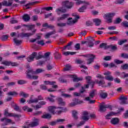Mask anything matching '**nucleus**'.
Returning <instances> with one entry per match:
<instances>
[{
	"label": "nucleus",
	"mask_w": 128,
	"mask_h": 128,
	"mask_svg": "<svg viewBox=\"0 0 128 128\" xmlns=\"http://www.w3.org/2000/svg\"><path fill=\"white\" fill-rule=\"evenodd\" d=\"M85 78L87 80V84H90L92 82V76H87Z\"/></svg>",
	"instance_id": "obj_51"
},
{
	"label": "nucleus",
	"mask_w": 128,
	"mask_h": 128,
	"mask_svg": "<svg viewBox=\"0 0 128 128\" xmlns=\"http://www.w3.org/2000/svg\"><path fill=\"white\" fill-rule=\"evenodd\" d=\"M57 100H58L59 104H61V106H65L66 105V102L63 101L62 98H57Z\"/></svg>",
	"instance_id": "obj_32"
},
{
	"label": "nucleus",
	"mask_w": 128,
	"mask_h": 128,
	"mask_svg": "<svg viewBox=\"0 0 128 128\" xmlns=\"http://www.w3.org/2000/svg\"><path fill=\"white\" fill-rule=\"evenodd\" d=\"M120 114V111H118L117 112H112L110 114L106 115V119L108 120L110 118H110V116H118V114Z\"/></svg>",
	"instance_id": "obj_20"
},
{
	"label": "nucleus",
	"mask_w": 128,
	"mask_h": 128,
	"mask_svg": "<svg viewBox=\"0 0 128 128\" xmlns=\"http://www.w3.org/2000/svg\"><path fill=\"white\" fill-rule=\"evenodd\" d=\"M114 62H115V64H124V61L116 59L114 60Z\"/></svg>",
	"instance_id": "obj_42"
},
{
	"label": "nucleus",
	"mask_w": 128,
	"mask_h": 128,
	"mask_svg": "<svg viewBox=\"0 0 128 128\" xmlns=\"http://www.w3.org/2000/svg\"><path fill=\"white\" fill-rule=\"evenodd\" d=\"M36 30L34 29L32 31V33H22V35L23 38H30V36H34V34H36Z\"/></svg>",
	"instance_id": "obj_12"
},
{
	"label": "nucleus",
	"mask_w": 128,
	"mask_h": 128,
	"mask_svg": "<svg viewBox=\"0 0 128 128\" xmlns=\"http://www.w3.org/2000/svg\"><path fill=\"white\" fill-rule=\"evenodd\" d=\"M56 12H57V14L60 15V12H62V14H65V12H66V8H64V6H61L58 8H57L56 10Z\"/></svg>",
	"instance_id": "obj_10"
},
{
	"label": "nucleus",
	"mask_w": 128,
	"mask_h": 128,
	"mask_svg": "<svg viewBox=\"0 0 128 128\" xmlns=\"http://www.w3.org/2000/svg\"><path fill=\"white\" fill-rule=\"evenodd\" d=\"M11 106L14 108V110H16V112H22V109L20 106H18V104H16L12 102L11 104Z\"/></svg>",
	"instance_id": "obj_17"
},
{
	"label": "nucleus",
	"mask_w": 128,
	"mask_h": 128,
	"mask_svg": "<svg viewBox=\"0 0 128 128\" xmlns=\"http://www.w3.org/2000/svg\"><path fill=\"white\" fill-rule=\"evenodd\" d=\"M119 100H120V104H126V100H128V97L124 96H120L119 98Z\"/></svg>",
	"instance_id": "obj_15"
},
{
	"label": "nucleus",
	"mask_w": 128,
	"mask_h": 128,
	"mask_svg": "<svg viewBox=\"0 0 128 128\" xmlns=\"http://www.w3.org/2000/svg\"><path fill=\"white\" fill-rule=\"evenodd\" d=\"M78 112L76 110H73L72 112V116L74 118V120H78Z\"/></svg>",
	"instance_id": "obj_28"
},
{
	"label": "nucleus",
	"mask_w": 128,
	"mask_h": 128,
	"mask_svg": "<svg viewBox=\"0 0 128 128\" xmlns=\"http://www.w3.org/2000/svg\"><path fill=\"white\" fill-rule=\"evenodd\" d=\"M44 64V61L43 60H39L38 62L37 66H42Z\"/></svg>",
	"instance_id": "obj_64"
},
{
	"label": "nucleus",
	"mask_w": 128,
	"mask_h": 128,
	"mask_svg": "<svg viewBox=\"0 0 128 128\" xmlns=\"http://www.w3.org/2000/svg\"><path fill=\"white\" fill-rule=\"evenodd\" d=\"M62 6H64V8H66L68 10H70L74 6V2H70L68 0H66L62 2Z\"/></svg>",
	"instance_id": "obj_2"
},
{
	"label": "nucleus",
	"mask_w": 128,
	"mask_h": 128,
	"mask_svg": "<svg viewBox=\"0 0 128 128\" xmlns=\"http://www.w3.org/2000/svg\"><path fill=\"white\" fill-rule=\"evenodd\" d=\"M73 16H75L74 20H72V18H69L68 20V22H67V24H68L69 26H72V24H76L78 22V20L80 18V16L77 15H74V14H72Z\"/></svg>",
	"instance_id": "obj_3"
},
{
	"label": "nucleus",
	"mask_w": 128,
	"mask_h": 128,
	"mask_svg": "<svg viewBox=\"0 0 128 128\" xmlns=\"http://www.w3.org/2000/svg\"><path fill=\"white\" fill-rule=\"evenodd\" d=\"M76 54V52H62V54H64V56H70H70H74V54Z\"/></svg>",
	"instance_id": "obj_30"
},
{
	"label": "nucleus",
	"mask_w": 128,
	"mask_h": 128,
	"mask_svg": "<svg viewBox=\"0 0 128 128\" xmlns=\"http://www.w3.org/2000/svg\"><path fill=\"white\" fill-rule=\"evenodd\" d=\"M121 58H128V54L126 53L121 54Z\"/></svg>",
	"instance_id": "obj_59"
},
{
	"label": "nucleus",
	"mask_w": 128,
	"mask_h": 128,
	"mask_svg": "<svg viewBox=\"0 0 128 128\" xmlns=\"http://www.w3.org/2000/svg\"><path fill=\"white\" fill-rule=\"evenodd\" d=\"M108 48H111L112 50L114 51L118 50V47H116V46L109 45Z\"/></svg>",
	"instance_id": "obj_45"
},
{
	"label": "nucleus",
	"mask_w": 128,
	"mask_h": 128,
	"mask_svg": "<svg viewBox=\"0 0 128 128\" xmlns=\"http://www.w3.org/2000/svg\"><path fill=\"white\" fill-rule=\"evenodd\" d=\"M23 26H26V28H28V30H32V28H34V25H27V24H23Z\"/></svg>",
	"instance_id": "obj_35"
},
{
	"label": "nucleus",
	"mask_w": 128,
	"mask_h": 128,
	"mask_svg": "<svg viewBox=\"0 0 128 128\" xmlns=\"http://www.w3.org/2000/svg\"><path fill=\"white\" fill-rule=\"evenodd\" d=\"M36 44H40V46H44L45 44L44 40H38L37 41Z\"/></svg>",
	"instance_id": "obj_53"
},
{
	"label": "nucleus",
	"mask_w": 128,
	"mask_h": 128,
	"mask_svg": "<svg viewBox=\"0 0 128 128\" xmlns=\"http://www.w3.org/2000/svg\"><path fill=\"white\" fill-rule=\"evenodd\" d=\"M12 113H8V110H4V116H12Z\"/></svg>",
	"instance_id": "obj_52"
},
{
	"label": "nucleus",
	"mask_w": 128,
	"mask_h": 128,
	"mask_svg": "<svg viewBox=\"0 0 128 128\" xmlns=\"http://www.w3.org/2000/svg\"><path fill=\"white\" fill-rule=\"evenodd\" d=\"M73 78V82H80V80H82L83 78H78V76H74L72 77Z\"/></svg>",
	"instance_id": "obj_26"
},
{
	"label": "nucleus",
	"mask_w": 128,
	"mask_h": 128,
	"mask_svg": "<svg viewBox=\"0 0 128 128\" xmlns=\"http://www.w3.org/2000/svg\"><path fill=\"white\" fill-rule=\"evenodd\" d=\"M68 106L70 108H72L74 106H76V101H74V102L70 103L68 104Z\"/></svg>",
	"instance_id": "obj_54"
},
{
	"label": "nucleus",
	"mask_w": 128,
	"mask_h": 128,
	"mask_svg": "<svg viewBox=\"0 0 128 128\" xmlns=\"http://www.w3.org/2000/svg\"><path fill=\"white\" fill-rule=\"evenodd\" d=\"M26 74L28 78H32V74H36V71L34 70L32 68H29L26 71Z\"/></svg>",
	"instance_id": "obj_9"
},
{
	"label": "nucleus",
	"mask_w": 128,
	"mask_h": 128,
	"mask_svg": "<svg viewBox=\"0 0 128 128\" xmlns=\"http://www.w3.org/2000/svg\"><path fill=\"white\" fill-rule=\"evenodd\" d=\"M18 84H26V81L24 80H19L18 81Z\"/></svg>",
	"instance_id": "obj_50"
},
{
	"label": "nucleus",
	"mask_w": 128,
	"mask_h": 128,
	"mask_svg": "<svg viewBox=\"0 0 128 128\" xmlns=\"http://www.w3.org/2000/svg\"><path fill=\"white\" fill-rule=\"evenodd\" d=\"M2 64H4L5 66H10V62L8 61H4L2 62Z\"/></svg>",
	"instance_id": "obj_62"
},
{
	"label": "nucleus",
	"mask_w": 128,
	"mask_h": 128,
	"mask_svg": "<svg viewBox=\"0 0 128 128\" xmlns=\"http://www.w3.org/2000/svg\"><path fill=\"white\" fill-rule=\"evenodd\" d=\"M14 44H16V46H20V45L22 44V40H18V38H14Z\"/></svg>",
	"instance_id": "obj_31"
},
{
	"label": "nucleus",
	"mask_w": 128,
	"mask_h": 128,
	"mask_svg": "<svg viewBox=\"0 0 128 128\" xmlns=\"http://www.w3.org/2000/svg\"><path fill=\"white\" fill-rule=\"evenodd\" d=\"M44 72V70L42 68H38L35 71V74H40V72Z\"/></svg>",
	"instance_id": "obj_44"
},
{
	"label": "nucleus",
	"mask_w": 128,
	"mask_h": 128,
	"mask_svg": "<svg viewBox=\"0 0 128 128\" xmlns=\"http://www.w3.org/2000/svg\"><path fill=\"white\" fill-rule=\"evenodd\" d=\"M105 79L107 80H110V82H112V80H114V77L110 75L107 76H105Z\"/></svg>",
	"instance_id": "obj_37"
},
{
	"label": "nucleus",
	"mask_w": 128,
	"mask_h": 128,
	"mask_svg": "<svg viewBox=\"0 0 128 128\" xmlns=\"http://www.w3.org/2000/svg\"><path fill=\"white\" fill-rule=\"evenodd\" d=\"M93 22H94L95 26H100V24H102V20L99 18L94 19Z\"/></svg>",
	"instance_id": "obj_25"
},
{
	"label": "nucleus",
	"mask_w": 128,
	"mask_h": 128,
	"mask_svg": "<svg viewBox=\"0 0 128 128\" xmlns=\"http://www.w3.org/2000/svg\"><path fill=\"white\" fill-rule=\"evenodd\" d=\"M128 42V40H120L118 42V44L119 46H122V44H125V42Z\"/></svg>",
	"instance_id": "obj_49"
},
{
	"label": "nucleus",
	"mask_w": 128,
	"mask_h": 128,
	"mask_svg": "<svg viewBox=\"0 0 128 128\" xmlns=\"http://www.w3.org/2000/svg\"><path fill=\"white\" fill-rule=\"evenodd\" d=\"M37 56H38V52H32L29 56H28L26 58L27 61L28 62H34V58Z\"/></svg>",
	"instance_id": "obj_7"
},
{
	"label": "nucleus",
	"mask_w": 128,
	"mask_h": 128,
	"mask_svg": "<svg viewBox=\"0 0 128 128\" xmlns=\"http://www.w3.org/2000/svg\"><path fill=\"white\" fill-rule=\"evenodd\" d=\"M90 118H88V112L86 111H84L83 112L82 116L81 118V119L83 120H88Z\"/></svg>",
	"instance_id": "obj_18"
},
{
	"label": "nucleus",
	"mask_w": 128,
	"mask_h": 128,
	"mask_svg": "<svg viewBox=\"0 0 128 128\" xmlns=\"http://www.w3.org/2000/svg\"><path fill=\"white\" fill-rule=\"evenodd\" d=\"M94 39L92 37H89L87 41L89 48H92V46H94Z\"/></svg>",
	"instance_id": "obj_14"
},
{
	"label": "nucleus",
	"mask_w": 128,
	"mask_h": 128,
	"mask_svg": "<svg viewBox=\"0 0 128 128\" xmlns=\"http://www.w3.org/2000/svg\"><path fill=\"white\" fill-rule=\"evenodd\" d=\"M42 118H51L52 115L50 114H44L42 116Z\"/></svg>",
	"instance_id": "obj_38"
},
{
	"label": "nucleus",
	"mask_w": 128,
	"mask_h": 128,
	"mask_svg": "<svg viewBox=\"0 0 128 128\" xmlns=\"http://www.w3.org/2000/svg\"><path fill=\"white\" fill-rule=\"evenodd\" d=\"M12 4V2L8 1H8L4 0L2 3L0 2V10L2 8V6H10Z\"/></svg>",
	"instance_id": "obj_13"
},
{
	"label": "nucleus",
	"mask_w": 128,
	"mask_h": 128,
	"mask_svg": "<svg viewBox=\"0 0 128 128\" xmlns=\"http://www.w3.org/2000/svg\"><path fill=\"white\" fill-rule=\"evenodd\" d=\"M0 122H4V124H2V126H8V124L12 123V120L8 119L6 117H4L0 120Z\"/></svg>",
	"instance_id": "obj_8"
},
{
	"label": "nucleus",
	"mask_w": 128,
	"mask_h": 128,
	"mask_svg": "<svg viewBox=\"0 0 128 128\" xmlns=\"http://www.w3.org/2000/svg\"><path fill=\"white\" fill-rule=\"evenodd\" d=\"M88 57L90 58L89 59H88L87 64H90L92 62H93L94 60V58H96V56L92 54H89L88 55Z\"/></svg>",
	"instance_id": "obj_16"
},
{
	"label": "nucleus",
	"mask_w": 128,
	"mask_h": 128,
	"mask_svg": "<svg viewBox=\"0 0 128 128\" xmlns=\"http://www.w3.org/2000/svg\"><path fill=\"white\" fill-rule=\"evenodd\" d=\"M50 52H47L45 53L44 56V58H48V60H50Z\"/></svg>",
	"instance_id": "obj_39"
},
{
	"label": "nucleus",
	"mask_w": 128,
	"mask_h": 128,
	"mask_svg": "<svg viewBox=\"0 0 128 128\" xmlns=\"http://www.w3.org/2000/svg\"><path fill=\"white\" fill-rule=\"evenodd\" d=\"M119 122H120V120H118V118H114L112 119L111 124H112L116 125V124H118Z\"/></svg>",
	"instance_id": "obj_24"
},
{
	"label": "nucleus",
	"mask_w": 128,
	"mask_h": 128,
	"mask_svg": "<svg viewBox=\"0 0 128 128\" xmlns=\"http://www.w3.org/2000/svg\"><path fill=\"white\" fill-rule=\"evenodd\" d=\"M74 48L76 50H80V44L78 43L76 44Z\"/></svg>",
	"instance_id": "obj_60"
},
{
	"label": "nucleus",
	"mask_w": 128,
	"mask_h": 128,
	"mask_svg": "<svg viewBox=\"0 0 128 128\" xmlns=\"http://www.w3.org/2000/svg\"><path fill=\"white\" fill-rule=\"evenodd\" d=\"M56 108V106H50L48 107V111L52 114H56V111L54 110Z\"/></svg>",
	"instance_id": "obj_21"
},
{
	"label": "nucleus",
	"mask_w": 128,
	"mask_h": 128,
	"mask_svg": "<svg viewBox=\"0 0 128 128\" xmlns=\"http://www.w3.org/2000/svg\"><path fill=\"white\" fill-rule=\"evenodd\" d=\"M100 96L102 98H106L108 97V93L106 92H103L100 94Z\"/></svg>",
	"instance_id": "obj_43"
},
{
	"label": "nucleus",
	"mask_w": 128,
	"mask_h": 128,
	"mask_svg": "<svg viewBox=\"0 0 128 128\" xmlns=\"http://www.w3.org/2000/svg\"><path fill=\"white\" fill-rule=\"evenodd\" d=\"M11 116H13L14 118H18V120H20V118L22 117V115L12 113V114H11Z\"/></svg>",
	"instance_id": "obj_47"
},
{
	"label": "nucleus",
	"mask_w": 128,
	"mask_h": 128,
	"mask_svg": "<svg viewBox=\"0 0 128 128\" xmlns=\"http://www.w3.org/2000/svg\"><path fill=\"white\" fill-rule=\"evenodd\" d=\"M74 102H76V104H82V102H84L82 100H80L76 98L74 100Z\"/></svg>",
	"instance_id": "obj_58"
},
{
	"label": "nucleus",
	"mask_w": 128,
	"mask_h": 128,
	"mask_svg": "<svg viewBox=\"0 0 128 128\" xmlns=\"http://www.w3.org/2000/svg\"><path fill=\"white\" fill-rule=\"evenodd\" d=\"M121 25L124 28H128V22L124 21L121 24Z\"/></svg>",
	"instance_id": "obj_56"
},
{
	"label": "nucleus",
	"mask_w": 128,
	"mask_h": 128,
	"mask_svg": "<svg viewBox=\"0 0 128 128\" xmlns=\"http://www.w3.org/2000/svg\"><path fill=\"white\" fill-rule=\"evenodd\" d=\"M57 108H60V110L62 111L63 112H66L68 110V109L66 108H64V107H58Z\"/></svg>",
	"instance_id": "obj_63"
},
{
	"label": "nucleus",
	"mask_w": 128,
	"mask_h": 128,
	"mask_svg": "<svg viewBox=\"0 0 128 128\" xmlns=\"http://www.w3.org/2000/svg\"><path fill=\"white\" fill-rule=\"evenodd\" d=\"M121 68L122 70H128V64H124L122 66H121Z\"/></svg>",
	"instance_id": "obj_55"
},
{
	"label": "nucleus",
	"mask_w": 128,
	"mask_h": 128,
	"mask_svg": "<svg viewBox=\"0 0 128 128\" xmlns=\"http://www.w3.org/2000/svg\"><path fill=\"white\" fill-rule=\"evenodd\" d=\"M97 78H101L102 80H100V81H98V80H95L96 84H97L99 86H102V85L104 84H106V82H104V77L102 76L100 74H98L97 76Z\"/></svg>",
	"instance_id": "obj_6"
},
{
	"label": "nucleus",
	"mask_w": 128,
	"mask_h": 128,
	"mask_svg": "<svg viewBox=\"0 0 128 128\" xmlns=\"http://www.w3.org/2000/svg\"><path fill=\"white\" fill-rule=\"evenodd\" d=\"M109 46H108V44L106 43H102L100 45V48H104V50H108V48Z\"/></svg>",
	"instance_id": "obj_29"
},
{
	"label": "nucleus",
	"mask_w": 128,
	"mask_h": 128,
	"mask_svg": "<svg viewBox=\"0 0 128 128\" xmlns=\"http://www.w3.org/2000/svg\"><path fill=\"white\" fill-rule=\"evenodd\" d=\"M122 22V19L120 18H118L116 20L114 21V24H120Z\"/></svg>",
	"instance_id": "obj_41"
},
{
	"label": "nucleus",
	"mask_w": 128,
	"mask_h": 128,
	"mask_svg": "<svg viewBox=\"0 0 128 128\" xmlns=\"http://www.w3.org/2000/svg\"><path fill=\"white\" fill-rule=\"evenodd\" d=\"M38 2H31L30 3L27 4H26L24 5V6H26V8H25V10H28L30 8V6H34L35 4H38Z\"/></svg>",
	"instance_id": "obj_23"
},
{
	"label": "nucleus",
	"mask_w": 128,
	"mask_h": 128,
	"mask_svg": "<svg viewBox=\"0 0 128 128\" xmlns=\"http://www.w3.org/2000/svg\"><path fill=\"white\" fill-rule=\"evenodd\" d=\"M114 14H116L114 13H108L104 15L105 18L107 20V22L109 24L112 22V18L114 16Z\"/></svg>",
	"instance_id": "obj_5"
},
{
	"label": "nucleus",
	"mask_w": 128,
	"mask_h": 128,
	"mask_svg": "<svg viewBox=\"0 0 128 128\" xmlns=\"http://www.w3.org/2000/svg\"><path fill=\"white\" fill-rule=\"evenodd\" d=\"M28 104H34V102H38V99L36 98L34 100H32V98L27 100Z\"/></svg>",
	"instance_id": "obj_46"
},
{
	"label": "nucleus",
	"mask_w": 128,
	"mask_h": 128,
	"mask_svg": "<svg viewBox=\"0 0 128 128\" xmlns=\"http://www.w3.org/2000/svg\"><path fill=\"white\" fill-rule=\"evenodd\" d=\"M39 122H40V120L36 118H34V122H32L31 124H28V126H30L31 128L36 126H38Z\"/></svg>",
	"instance_id": "obj_11"
},
{
	"label": "nucleus",
	"mask_w": 128,
	"mask_h": 128,
	"mask_svg": "<svg viewBox=\"0 0 128 128\" xmlns=\"http://www.w3.org/2000/svg\"><path fill=\"white\" fill-rule=\"evenodd\" d=\"M61 96H64V98H72V95L66 94H62Z\"/></svg>",
	"instance_id": "obj_48"
},
{
	"label": "nucleus",
	"mask_w": 128,
	"mask_h": 128,
	"mask_svg": "<svg viewBox=\"0 0 128 128\" xmlns=\"http://www.w3.org/2000/svg\"><path fill=\"white\" fill-rule=\"evenodd\" d=\"M96 96V90H92L89 94V96L85 98V100L88 102V104H92L96 102V100H92Z\"/></svg>",
	"instance_id": "obj_1"
},
{
	"label": "nucleus",
	"mask_w": 128,
	"mask_h": 128,
	"mask_svg": "<svg viewBox=\"0 0 128 128\" xmlns=\"http://www.w3.org/2000/svg\"><path fill=\"white\" fill-rule=\"evenodd\" d=\"M54 56L56 60H60L62 58V55H60V54L58 53V52H56L54 54Z\"/></svg>",
	"instance_id": "obj_34"
},
{
	"label": "nucleus",
	"mask_w": 128,
	"mask_h": 128,
	"mask_svg": "<svg viewBox=\"0 0 128 128\" xmlns=\"http://www.w3.org/2000/svg\"><path fill=\"white\" fill-rule=\"evenodd\" d=\"M85 10H86V6H83L78 10V12H84Z\"/></svg>",
	"instance_id": "obj_36"
},
{
	"label": "nucleus",
	"mask_w": 128,
	"mask_h": 128,
	"mask_svg": "<svg viewBox=\"0 0 128 128\" xmlns=\"http://www.w3.org/2000/svg\"><path fill=\"white\" fill-rule=\"evenodd\" d=\"M102 104H101L100 106L99 110L100 112H104L106 110V108H110V110H112V106L104 104V102Z\"/></svg>",
	"instance_id": "obj_4"
},
{
	"label": "nucleus",
	"mask_w": 128,
	"mask_h": 128,
	"mask_svg": "<svg viewBox=\"0 0 128 128\" xmlns=\"http://www.w3.org/2000/svg\"><path fill=\"white\" fill-rule=\"evenodd\" d=\"M8 96H18V92H10L8 93Z\"/></svg>",
	"instance_id": "obj_57"
},
{
	"label": "nucleus",
	"mask_w": 128,
	"mask_h": 128,
	"mask_svg": "<svg viewBox=\"0 0 128 128\" xmlns=\"http://www.w3.org/2000/svg\"><path fill=\"white\" fill-rule=\"evenodd\" d=\"M73 42H70L68 43L67 45H66L64 48H63V50H62V52H64V50H72V44Z\"/></svg>",
	"instance_id": "obj_19"
},
{
	"label": "nucleus",
	"mask_w": 128,
	"mask_h": 128,
	"mask_svg": "<svg viewBox=\"0 0 128 128\" xmlns=\"http://www.w3.org/2000/svg\"><path fill=\"white\" fill-rule=\"evenodd\" d=\"M70 14H64L61 17H58L57 18L58 22H60V20H66V18H68Z\"/></svg>",
	"instance_id": "obj_22"
},
{
	"label": "nucleus",
	"mask_w": 128,
	"mask_h": 128,
	"mask_svg": "<svg viewBox=\"0 0 128 128\" xmlns=\"http://www.w3.org/2000/svg\"><path fill=\"white\" fill-rule=\"evenodd\" d=\"M76 2V4H77V6H80V4H90V2H86V1H82V0H75Z\"/></svg>",
	"instance_id": "obj_33"
},
{
	"label": "nucleus",
	"mask_w": 128,
	"mask_h": 128,
	"mask_svg": "<svg viewBox=\"0 0 128 128\" xmlns=\"http://www.w3.org/2000/svg\"><path fill=\"white\" fill-rule=\"evenodd\" d=\"M20 96H22L24 98H28V94H26L24 92H20Z\"/></svg>",
	"instance_id": "obj_61"
},
{
	"label": "nucleus",
	"mask_w": 128,
	"mask_h": 128,
	"mask_svg": "<svg viewBox=\"0 0 128 128\" xmlns=\"http://www.w3.org/2000/svg\"><path fill=\"white\" fill-rule=\"evenodd\" d=\"M72 68V66L70 65L67 64L65 66V68L64 69V72H66L70 70Z\"/></svg>",
	"instance_id": "obj_40"
},
{
	"label": "nucleus",
	"mask_w": 128,
	"mask_h": 128,
	"mask_svg": "<svg viewBox=\"0 0 128 128\" xmlns=\"http://www.w3.org/2000/svg\"><path fill=\"white\" fill-rule=\"evenodd\" d=\"M24 22H28L30 20V17L28 14H24L22 18Z\"/></svg>",
	"instance_id": "obj_27"
}]
</instances>
